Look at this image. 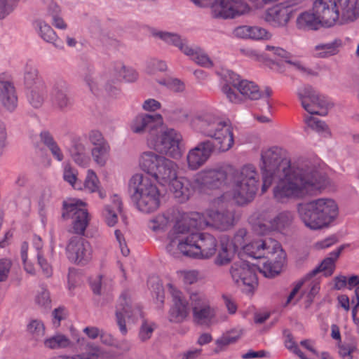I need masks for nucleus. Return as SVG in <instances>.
I'll return each mask as SVG.
<instances>
[{
    "label": "nucleus",
    "instance_id": "56",
    "mask_svg": "<svg viewBox=\"0 0 359 359\" xmlns=\"http://www.w3.org/2000/svg\"><path fill=\"white\" fill-rule=\"evenodd\" d=\"M169 118L174 121L183 122L188 118V113L187 111L176 108L168 111Z\"/></svg>",
    "mask_w": 359,
    "mask_h": 359
},
{
    "label": "nucleus",
    "instance_id": "12",
    "mask_svg": "<svg viewBox=\"0 0 359 359\" xmlns=\"http://www.w3.org/2000/svg\"><path fill=\"white\" fill-rule=\"evenodd\" d=\"M85 204L80 201L63 203L62 217L65 219H72V230L70 231L82 236L89 223V214L84 208Z\"/></svg>",
    "mask_w": 359,
    "mask_h": 359
},
{
    "label": "nucleus",
    "instance_id": "17",
    "mask_svg": "<svg viewBox=\"0 0 359 359\" xmlns=\"http://www.w3.org/2000/svg\"><path fill=\"white\" fill-rule=\"evenodd\" d=\"M168 287L172 305L168 311V319L170 323H181L186 320L189 315V303L180 290L171 284H168Z\"/></svg>",
    "mask_w": 359,
    "mask_h": 359
},
{
    "label": "nucleus",
    "instance_id": "60",
    "mask_svg": "<svg viewBox=\"0 0 359 359\" xmlns=\"http://www.w3.org/2000/svg\"><path fill=\"white\" fill-rule=\"evenodd\" d=\"M339 353L344 359H353L351 353L356 350V345L354 343L341 344L339 346Z\"/></svg>",
    "mask_w": 359,
    "mask_h": 359
},
{
    "label": "nucleus",
    "instance_id": "48",
    "mask_svg": "<svg viewBox=\"0 0 359 359\" xmlns=\"http://www.w3.org/2000/svg\"><path fill=\"white\" fill-rule=\"evenodd\" d=\"M39 79V72L36 67L27 64L24 72V81L27 87H32Z\"/></svg>",
    "mask_w": 359,
    "mask_h": 359
},
{
    "label": "nucleus",
    "instance_id": "39",
    "mask_svg": "<svg viewBox=\"0 0 359 359\" xmlns=\"http://www.w3.org/2000/svg\"><path fill=\"white\" fill-rule=\"evenodd\" d=\"M122 209V202L121 199L114 196L112 205H106L104 210V216L107 224L110 226H114L117 221V212H121Z\"/></svg>",
    "mask_w": 359,
    "mask_h": 359
},
{
    "label": "nucleus",
    "instance_id": "18",
    "mask_svg": "<svg viewBox=\"0 0 359 359\" xmlns=\"http://www.w3.org/2000/svg\"><path fill=\"white\" fill-rule=\"evenodd\" d=\"M67 256L69 261L75 264H85L90 259V243L80 236H73L66 247Z\"/></svg>",
    "mask_w": 359,
    "mask_h": 359
},
{
    "label": "nucleus",
    "instance_id": "5",
    "mask_svg": "<svg viewBox=\"0 0 359 359\" xmlns=\"http://www.w3.org/2000/svg\"><path fill=\"white\" fill-rule=\"evenodd\" d=\"M245 254L254 259L268 258L263 264L262 271L266 277L278 275L286 259V253L280 244L271 238L254 241L243 248Z\"/></svg>",
    "mask_w": 359,
    "mask_h": 359
},
{
    "label": "nucleus",
    "instance_id": "38",
    "mask_svg": "<svg viewBox=\"0 0 359 359\" xmlns=\"http://www.w3.org/2000/svg\"><path fill=\"white\" fill-rule=\"evenodd\" d=\"M104 90L109 97H116L120 93L119 79L116 76L113 69L104 74V82L102 85V91Z\"/></svg>",
    "mask_w": 359,
    "mask_h": 359
},
{
    "label": "nucleus",
    "instance_id": "20",
    "mask_svg": "<svg viewBox=\"0 0 359 359\" xmlns=\"http://www.w3.org/2000/svg\"><path fill=\"white\" fill-rule=\"evenodd\" d=\"M214 144L210 140L199 142L187 155L188 168L196 170L203 165L214 151Z\"/></svg>",
    "mask_w": 359,
    "mask_h": 359
},
{
    "label": "nucleus",
    "instance_id": "23",
    "mask_svg": "<svg viewBox=\"0 0 359 359\" xmlns=\"http://www.w3.org/2000/svg\"><path fill=\"white\" fill-rule=\"evenodd\" d=\"M51 101L54 108L65 111L72 105V100L68 92V85L64 81H57L55 83L51 92Z\"/></svg>",
    "mask_w": 359,
    "mask_h": 359
},
{
    "label": "nucleus",
    "instance_id": "51",
    "mask_svg": "<svg viewBox=\"0 0 359 359\" xmlns=\"http://www.w3.org/2000/svg\"><path fill=\"white\" fill-rule=\"evenodd\" d=\"M247 236V231L245 229H238L235 233L231 242V248L236 252L239 248H242L245 246V236Z\"/></svg>",
    "mask_w": 359,
    "mask_h": 359
},
{
    "label": "nucleus",
    "instance_id": "6",
    "mask_svg": "<svg viewBox=\"0 0 359 359\" xmlns=\"http://www.w3.org/2000/svg\"><path fill=\"white\" fill-rule=\"evenodd\" d=\"M128 189L133 201L140 211L149 213L159 207V191L147 177L140 174L133 175Z\"/></svg>",
    "mask_w": 359,
    "mask_h": 359
},
{
    "label": "nucleus",
    "instance_id": "8",
    "mask_svg": "<svg viewBox=\"0 0 359 359\" xmlns=\"http://www.w3.org/2000/svg\"><path fill=\"white\" fill-rule=\"evenodd\" d=\"M147 139L149 146L158 153L168 155L173 158H178L182 154L180 148L182 137L175 129L168 128L163 131L161 128L156 135Z\"/></svg>",
    "mask_w": 359,
    "mask_h": 359
},
{
    "label": "nucleus",
    "instance_id": "15",
    "mask_svg": "<svg viewBox=\"0 0 359 359\" xmlns=\"http://www.w3.org/2000/svg\"><path fill=\"white\" fill-rule=\"evenodd\" d=\"M249 10V6L243 0H215L211 6V15L213 18H234Z\"/></svg>",
    "mask_w": 359,
    "mask_h": 359
},
{
    "label": "nucleus",
    "instance_id": "42",
    "mask_svg": "<svg viewBox=\"0 0 359 359\" xmlns=\"http://www.w3.org/2000/svg\"><path fill=\"white\" fill-rule=\"evenodd\" d=\"M44 346L50 349L65 348L68 347L71 341L65 335L58 334L44 340Z\"/></svg>",
    "mask_w": 359,
    "mask_h": 359
},
{
    "label": "nucleus",
    "instance_id": "9",
    "mask_svg": "<svg viewBox=\"0 0 359 359\" xmlns=\"http://www.w3.org/2000/svg\"><path fill=\"white\" fill-rule=\"evenodd\" d=\"M191 226L193 229H203L211 226L220 231H226L234 225V211L227 208L224 211L210 210L208 213V218L198 212H191L189 215Z\"/></svg>",
    "mask_w": 359,
    "mask_h": 359
},
{
    "label": "nucleus",
    "instance_id": "1",
    "mask_svg": "<svg viewBox=\"0 0 359 359\" xmlns=\"http://www.w3.org/2000/svg\"><path fill=\"white\" fill-rule=\"evenodd\" d=\"M261 161L262 191L265 192L273 180H280L273 189L274 197L279 202L315 196L330 185L329 178L317 165L311 162L292 165L278 147L262 151Z\"/></svg>",
    "mask_w": 359,
    "mask_h": 359
},
{
    "label": "nucleus",
    "instance_id": "31",
    "mask_svg": "<svg viewBox=\"0 0 359 359\" xmlns=\"http://www.w3.org/2000/svg\"><path fill=\"white\" fill-rule=\"evenodd\" d=\"M266 50L272 52L273 55L283 59L286 63L292 65L297 69L308 74H313L311 69L304 67L299 61L294 60V57L290 53L283 48L267 45Z\"/></svg>",
    "mask_w": 359,
    "mask_h": 359
},
{
    "label": "nucleus",
    "instance_id": "10",
    "mask_svg": "<svg viewBox=\"0 0 359 359\" xmlns=\"http://www.w3.org/2000/svg\"><path fill=\"white\" fill-rule=\"evenodd\" d=\"M192 229L189 215L177 221L168 233L169 243L166 246L167 252L174 257H178L180 254L190 257L189 242L187 234H189Z\"/></svg>",
    "mask_w": 359,
    "mask_h": 359
},
{
    "label": "nucleus",
    "instance_id": "21",
    "mask_svg": "<svg viewBox=\"0 0 359 359\" xmlns=\"http://www.w3.org/2000/svg\"><path fill=\"white\" fill-rule=\"evenodd\" d=\"M161 118L160 115L139 114L132 121L130 128L134 133H148L147 137L156 135L161 129Z\"/></svg>",
    "mask_w": 359,
    "mask_h": 359
},
{
    "label": "nucleus",
    "instance_id": "4",
    "mask_svg": "<svg viewBox=\"0 0 359 359\" xmlns=\"http://www.w3.org/2000/svg\"><path fill=\"white\" fill-rule=\"evenodd\" d=\"M192 126L203 135L214 139L222 152L227 151L234 144L233 128L229 119L206 113L196 116Z\"/></svg>",
    "mask_w": 359,
    "mask_h": 359
},
{
    "label": "nucleus",
    "instance_id": "64",
    "mask_svg": "<svg viewBox=\"0 0 359 359\" xmlns=\"http://www.w3.org/2000/svg\"><path fill=\"white\" fill-rule=\"evenodd\" d=\"M11 266V262L7 259H0V282L5 281L7 278Z\"/></svg>",
    "mask_w": 359,
    "mask_h": 359
},
{
    "label": "nucleus",
    "instance_id": "27",
    "mask_svg": "<svg viewBox=\"0 0 359 359\" xmlns=\"http://www.w3.org/2000/svg\"><path fill=\"white\" fill-rule=\"evenodd\" d=\"M290 14L285 7L274 6L266 11L264 19L273 27H283L289 22Z\"/></svg>",
    "mask_w": 359,
    "mask_h": 359
},
{
    "label": "nucleus",
    "instance_id": "53",
    "mask_svg": "<svg viewBox=\"0 0 359 359\" xmlns=\"http://www.w3.org/2000/svg\"><path fill=\"white\" fill-rule=\"evenodd\" d=\"M304 121L309 128L318 133L323 132L327 129V125L325 123L317 118L310 116L306 117Z\"/></svg>",
    "mask_w": 359,
    "mask_h": 359
},
{
    "label": "nucleus",
    "instance_id": "41",
    "mask_svg": "<svg viewBox=\"0 0 359 359\" xmlns=\"http://www.w3.org/2000/svg\"><path fill=\"white\" fill-rule=\"evenodd\" d=\"M113 72L118 77H123L126 81L133 82L137 78V72L130 67H127L121 62H116L113 65Z\"/></svg>",
    "mask_w": 359,
    "mask_h": 359
},
{
    "label": "nucleus",
    "instance_id": "62",
    "mask_svg": "<svg viewBox=\"0 0 359 359\" xmlns=\"http://www.w3.org/2000/svg\"><path fill=\"white\" fill-rule=\"evenodd\" d=\"M269 37L268 32L259 27H250V39L260 40L266 39Z\"/></svg>",
    "mask_w": 359,
    "mask_h": 359
},
{
    "label": "nucleus",
    "instance_id": "58",
    "mask_svg": "<svg viewBox=\"0 0 359 359\" xmlns=\"http://www.w3.org/2000/svg\"><path fill=\"white\" fill-rule=\"evenodd\" d=\"M88 140L93 147L108 144L104 138L102 134L96 130H91L88 133Z\"/></svg>",
    "mask_w": 359,
    "mask_h": 359
},
{
    "label": "nucleus",
    "instance_id": "25",
    "mask_svg": "<svg viewBox=\"0 0 359 359\" xmlns=\"http://www.w3.org/2000/svg\"><path fill=\"white\" fill-rule=\"evenodd\" d=\"M237 90L239 91L241 95L244 96L245 98L257 100L262 97H266V102L267 106H269V102L268 98L271 95L272 90L270 88L266 87L264 93H261L258 86L255 84L252 81L248 80H242L238 84Z\"/></svg>",
    "mask_w": 359,
    "mask_h": 359
},
{
    "label": "nucleus",
    "instance_id": "44",
    "mask_svg": "<svg viewBox=\"0 0 359 359\" xmlns=\"http://www.w3.org/2000/svg\"><path fill=\"white\" fill-rule=\"evenodd\" d=\"M36 27L39 28V33L41 37L48 43H53L55 46H58L55 41L57 40V36L54 30L51 27L46 24L44 21L36 20L35 22Z\"/></svg>",
    "mask_w": 359,
    "mask_h": 359
},
{
    "label": "nucleus",
    "instance_id": "24",
    "mask_svg": "<svg viewBox=\"0 0 359 359\" xmlns=\"http://www.w3.org/2000/svg\"><path fill=\"white\" fill-rule=\"evenodd\" d=\"M0 102L8 111H13L18 105L15 88L7 75H0Z\"/></svg>",
    "mask_w": 359,
    "mask_h": 359
},
{
    "label": "nucleus",
    "instance_id": "49",
    "mask_svg": "<svg viewBox=\"0 0 359 359\" xmlns=\"http://www.w3.org/2000/svg\"><path fill=\"white\" fill-rule=\"evenodd\" d=\"M99 180L95 172L92 170H88L87 176L84 182V189L90 193L95 192L99 188Z\"/></svg>",
    "mask_w": 359,
    "mask_h": 359
},
{
    "label": "nucleus",
    "instance_id": "63",
    "mask_svg": "<svg viewBox=\"0 0 359 359\" xmlns=\"http://www.w3.org/2000/svg\"><path fill=\"white\" fill-rule=\"evenodd\" d=\"M63 178L65 181L69 182L72 187L76 188V175L69 165H67L64 169Z\"/></svg>",
    "mask_w": 359,
    "mask_h": 359
},
{
    "label": "nucleus",
    "instance_id": "43",
    "mask_svg": "<svg viewBox=\"0 0 359 359\" xmlns=\"http://www.w3.org/2000/svg\"><path fill=\"white\" fill-rule=\"evenodd\" d=\"M46 95V86L43 83L32 89L29 96V102L34 108H39L43 104Z\"/></svg>",
    "mask_w": 359,
    "mask_h": 359
},
{
    "label": "nucleus",
    "instance_id": "34",
    "mask_svg": "<svg viewBox=\"0 0 359 359\" xmlns=\"http://www.w3.org/2000/svg\"><path fill=\"white\" fill-rule=\"evenodd\" d=\"M341 8L342 22H352L358 17V8L355 0H337Z\"/></svg>",
    "mask_w": 359,
    "mask_h": 359
},
{
    "label": "nucleus",
    "instance_id": "11",
    "mask_svg": "<svg viewBox=\"0 0 359 359\" xmlns=\"http://www.w3.org/2000/svg\"><path fill=\"white\" fill-rule=\"evenodd\" d=\"M188 242L191 257L208 259L217 251V240L208 233L190 231L188 234Z\"/></svg>",
    "mask_w": 359,
    "mask_h": 359
},
{
    "label": "nucleus",
    "instance_id": "2",
    "mask_svg": "<svg viewBox=\"0 0 359 359\" xmlns=\"http://www.w3.org/2000/svg\"><path fill=\"white\" fill-rule=\"evenodd\" d=\"M258 174L252 165L240 170L231 165L202 170L194 176L193 183L198 189H232V197L239 205L250 203L257 191Z\"/></svg>",
    "mask_w": 359,
    "mask_h": 359
},
{
    "label": "nucleus",
    "instance_id": "22",
    "mask_svg": "<svg viewBox=\"0 0 359 359\" xmlns=\"http://www.w3.org/2000/svg\"><path fill=\"white\" fill-rule=\"evenodd\" d=\"M231 276L237 284L252 286L257 281V276L254 266L248 262L241 260L234 262L230 269Z\"/></svg>",
    "mask_w": 359,
    "mask_h": 359
},
{
    "label": "nucleus",
    "instance_id": "16",
    "mask_svg": "<svg viewBox=\"0 0 359 359\" xmlns=\"http://www.w3.org/2000/svg\"><path fill=\"white\" fill-rule=\"evenodd\" d=\"M142 316V311L139 306H133L130 297L126 292H123L118 300L116 310V323L123 335H126L128 330L126 325L125 318L137 320Z\"/></svg>",
    "mask_w": 359,
    "mask_h": 359
},
{
    "label": "nucleus",
    "instance_id": "40",
    "mask_svg": "<svg viewBox=\"0 0 359 359\" xmlns=\"http://www.w3.org/2000/svg\"><path fill=\"white\" fill-rule=\"evenodd\" d=\"M84 352L74 355H60L54 359H98L100 348L93 343H87Z\"/></svg>",
    "mask_w": 359,
    "mask_h": 359
},
{
    "label": "nucleus",
    "instance_id": "28",
    "mask_svg": "<svg viewBox=\"0 0 359 359\" xmlns=\"http://www.w3.org/2000/svg\"><path fill=\"white\" fill-rule=\"evenodd\" d=\"M170 184L174 196L177 198L180 203L187 201L194 191L189 180L184 177L177 178V177L175 180H172Z\"/></svg>",
    "mask_w": 359,
    "mask_h": 359
},
{
    "label": "nucleus",
    "instance_id": "30",
    "mask_svg": "<svg viewBox=\"0 0 359 359\" xmlns=\"http://www.w3.org/2000/svg\"><path fill=\"white\" fill-rule=\"evenodd\" d=\"M69 154L74 161L81 166H85L88 162L86 148L83 140L81 137L74 138L72 145L69 148Z\"/></svg>",
    "mask_w": 359,
    "mask_h": 359
},
{
    "label": "nucleus",
    "instance_id": "52",
    "mask_svg": "<svg viewBox=\"0 0 359 359\" xmlns=\"http://www.w3.org/2000/svg\"><path fill=\"white\" fill-rule=\"evenodd\" d=\"M19 0H0V19L9 15L16 6Z\"/></svg>",
    "mask_w": 359,
    "mask_h": 359
},
{
    "label": "nucleus",
    "instance_id": "57",
    "mask_svg": "<svg viewBox=\"0 0 359 359\" xmlns=\"http://www.w3.org/2000/svg\"><path fill=\"white\" fill-rule=\"evenodd\" d=\"M167 66L165 62L157 60L155 59L148 62L147 71L149 74H155L156 72H163L166 69Z\"/></svg>",
    "mask_w": 359,
    "mask_h": 359
},
{
    "label": "nucleus",
    "instance_id": "26",
    "mask_svg": "<svg viewBox=\"0 0 359 359\" xmlns=\"http://www.w3.org/2000/svg\"><path fill=\"white\" fill-rule=\"evenodd\" d=\"M344 249V245H341L337 250L330 252L329 257L325 258L320 265L307 273L304 279L309 280L320 272H323L325 276H332L335 269V261Z\"/></svg>",
    "mask_w": 359,
    "mask_h": 359
},
{
    "label": "nucleus",
    "instance_id": "29",
    "mask_svg": "<svg viewBox=\"0 0 359 359\" xmlns=\"http://www.w3.org/2000/svg\"><path fill=\"white\" fill-rule=\"evenodd\" d=\"M224 79L226 81V84L223 86L222 90V92L226 95L228 100L233 103H239L241 99L234 89H232L229 84L232 85L234 88H238V84H240L241 80L240 76L233 71L228 70L224 74Z\"/></svg>",
    "mask_w": 359,
    "mask_h": 359
},
{
    "label": "nucleus",
    "instance_id": "37",
    "mask_svg": "<svg viewBox=\"0 0 359 359\" xmlns=\"http://www.w3.org/2000/svg\"><path fill=\"white\" fill-rule=\"evenodd\" d=\"M294 217L290 211H283L271 219L273 230L281 231L288 229L292 224Z\"/></svg>",
    "mask_w": 359,
    "mask_h": 359
},
{
    "label": "nucleus",
    "instance_id": "33",
    "mask_svg": "<svg viewBox=\"0 0 359 359\" xmlns=\"http://www.w3.org/2000/svg\"><path fill=\"white\" fill-rule=\"evenodd\" d=\"M83 79L90 90L93 94L100 95L102 92V85L104 82V74H100L92 69H88Z\"/></svg>",
    "mask_w": 359,
    "mask_h": 359
},
{
    "label": "nucleus",
    "instance_id": "3",
    "mask_svg": "<svg viewBox=\"0 0 359 359\" xmlns=\"http://www.w3.org/2000/svg\"><path fill=\"white\" fill-rule=\"evenodd\" d=\"M297 210L301 221L311 230L328 227L338 217L339 208L334 200L320 198L300 203Z\"/></svg>",
    "mask_w": 359,
    "mask_h": 359
},
{
    "label": "nucleus",
    "instance_id": "45",
    "mask_svg": "<svg viewBox=\"0 0 359 359\" xmlns=\"http://www.w3.org/2000/svg\"><path fill=\"white\" fill-rule=\"evenodd\" d=\"M341 45L340 40H334L330 43H321L315 46V50L321 51L316 54L318 57H327L337 53V48Z\"/></svg>",
    "mask_w": 359,
    "mask_h": 359
},
{
    "label": "nucleus",
    "instance_id": "47",
    "mask_svg": "<svg viewBox=\"0 0 359 359\" xmlns=\"http://www.w3.org/2000/svg\"><path fill=\"white\" fill-rule=\"evenodd\" d=\"M169 222V218L164 215H158L149 220L148 226L154 232L165 231Z\"/></svg>",
    "mask_w": 359,
    "mask_h": 359
},
{
    "label": "nucleus",
    "instance_id": "32",
    "mask_svg": "<svg viewBox=\"0 0 359 359\" xmlns=\"http://www.w3.org/2000/svg\"><path fill=\"white\" fill-rule=\"evenodd\" d=\"M297 27L299 29L304 30H317L323 23L316 12H304L297 18Z\"/></svg>",
    "mask_w": 359,
    "mask_h": 359
},
{
    "label": "nucleus",
    "instance_id": "13",
    "mask_svg": "<svg viewBox=\"0 0 359 359\" xmlns=\"http://www.w3.org/2000/svg\"><path fill=\"white\" fill-rule=\"evenodd\" d=\"M155 35L165 42L177 47L185 55L191 57L196 63L204 67H210L212 65V62L207 55L202 53L199 48H193L189 46L187 39H182L178 34L171 32H158Z\"/></svg>",
    "mask_w": 359,
    "mask_h": 359
},
{
    "label": "nucleus",
    "instance_id": "7",
    "mask_svg": "<svg viewBox=\"0 0 359 359\" xmlns=\"http://www.w3.org/2000/svg\"><path fill=\"white\" fill-rule=\"evenodd\" d=\"M140 165L162 185L170 184L177 175V164L154 151L143 152L140 157Z\"/></svg>",
    "mask_w": 359,
    "mask_h": 359
},
{
    "label": "nucleus",
    "instance_id": "14",
    "mask_svg": "<svg viewBox=\"0 0 359 359\" xmlns=\"http://www.w3.org/2000/svg\"><path fill=\"white\" fill-rule=\"evenodd\" d=\"M302 107L310 114L325 116L327 114V102L313 87L308 86L298 91Z\"/></svg>",
    "mask_w": 359,
    "mask_h": 359
},
{
    "label": "nucleus",
    "instance_id": "54",
    "mask_svg": "<svg viewBox=\"0 0 359 359\" xmlns=\"http://www.w3.org/2000/svg\"><path fill=\"white\" fill-rule=\"evenodd\" d=\"M252 230L258 235H264L267 233L271 230H273L271 226V219L267 221V222L258 219L252 224Z\"/></svg>",
    "mask_w": 359,
    "mask_h": 359
},
{
    "label": "nucleus",
    "instance_id": "46",
    "mask_svg": "<svg viewBox=\"0 0 359 359\" xmlns=\"http://www.w3.org/2000/svg\"><path fill=\"white\" fill-rule=\"evenodd\" d=\"M109 151V144L93 147L91 154L93 160L100 165L102 166L105 164L107 156Z\"/></svg>",
    "mask_w": 359,
    "mask_h": 359
},
{
    "label": "nucleus",
    "instance_id": "59",
    "mask_svg": "<svg viewBox=\"0 0 359 359\" xmlns=\"http://www.w3.org/2000/svg\"><path fill=\"white\" fill-rule=\"evenodd\" d=\"M189 299L192 309L195 306L200 307L202 305L203 306L209 304L204 294L201 292H191L189 295Z\"/></svg>",
    "mask_w": 359,
    "mask_h": 359
},
{
    "label": "nucleus",
    "instance_id": "36",
    "mask_svg": "<svg viewBox=\"0 0 359 359\" xmlns=\"http://www.w3.org/2000/svg\"><path fill=\"white\" fill-rule=\"evenodd\" d=\"M235 252V250L231 248L229 241L222 239L221 241L220 250L214 261L215 264L219 266L227 265L232 260Z\"/></svg>",
    "mask_w": 359,
    "mask_h": 359
},
{
    "label": "nucleus",
    "instance_id": "55",
    "mask_svg": "<svg viewBox=\"0 0 359 359\" xmlns=\"http://www.w3.org/2000/svg\"><path fill=\"white\" fill-rule=\"evenodd\" d=\"M159 83L166 86L175 92H181L184 89V83L177 79H168L159 81Z\"/></svg>",
    "mask_w": 359,
    "mask_h": 359
},
{
    "label": "nucleus",
    "instance_id": "35",
    "mask_svg": "<svg viewBox=\"0 0 359 359\" xmlns=\"http://www.w3.org/2000/svg\"><path fill=\"white\" fill-rule=\"evenodd\" d=\"M215 311L210 304L193 308L194 321L199 325H208L215 317Z\"/></svg>",
    "mask_w": 359,
    "mask_h": 359
},
{
    "label": "nucleus",
    "instance_id": "50",
    "mask_svg": "<svg viewBox=\"0 0 359 359\" xmlns=\"http://www.w3.org/2000/svg\"><path fill=\"white\" fill-rule=\"evenodd\" d=\"M28 332L36 339L42 337L45 334V327L43 323L39 320H32L27 325Z\"/></svg>",
    "mask_w": 359,
    "mask_h": 359
},
{
    "label": "nucleus",
    "instance_id": "61",
    "mask_svg": "<svg viewBox=\"0 0 359 359\" xmlns=\"http://www.w3.org/2000/svg\"><path fill=\"white\" fill-rule=\"evenodd\" d=\"M53 323L55 327L60 325L61 320L67 318V313L64 307L55 309L52 312Z\"/></svg>",
    "mask_w": 359,
    "mask_h": 359
},
{
    "label": "nucleus",
    "instance_id": "19",
    "mask_svg": "<svg viewBox=\"0 0 359 359\" xmlns=\"http://www.w3.org/2000/svg\"><path fill=\"white\" fill-rule=\"evenodd\" d=\"M335 0H316L313 11L323 23V26L332 27L339 19V11Z\"/></svg>",
    "mask_w": 359,
    "mask_h": 359
}]
</instances>
